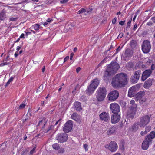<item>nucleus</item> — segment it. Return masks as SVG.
Segmentation results:
<instances>
[{
    "mask_svg": "<svg viewBox=\"0 0 155 155\" xmlns=\"http://www.w3.org/2000/svg\"><path fill=\"white\" fill-rule=\"evenodd\" d=\"M127 76L125 74L121 73L116 74L112 80V86L115 88L124 87L127 84Z\"/></svg>",
    "mask_w": 155,
    "mask_h": 155,
    "instance_id": "f257e3e1",
    "label": "nucleus"
},
{
    "mask_svg": "<svg viewBox=\"0 0 155 155\" xmlns=\"http://www.w3.org/2000/svg\"><path fill=\"white\" fill-rule=\"evenodd\" d=\"M119 68V65L117 62H112L107 65L104 74V76L107 77L114 75L117 72Z\"/></svg>",
    "mask_w": 155,
    "mask_h": 155,
    "instance_id": "f03ea898",
    "label": "nucleus"
},
{
    "mask_svg": "<svg viewBox=\"0 0 155 155\" xmlns=\"http://www.w3.org/2000/svg\"><path fill=\"white\" fill-rule=\"evenodd\" d=\"M155 137V132L153 131L151 132L150 134L146 137V138L143 142L142 148L143 150H147L149 147L150 143H151L152 139Z\"/></svg>",
    "mask_w": 155,
    "mask_h": 155,
    "instance_id": "7ed1b4c3",
    "label": "nucleus"
},
{
    "mask_svg": "<svg viewBox=\"0 0 155 155\" xmlns=\"http://www.w3.org/2000/svg\"><path fill=\"white\" fill-rule=\"evenodd\" d=\"M151 115L148 114L143 115L140 118L139 123L140 127H144L149 124L150 121Z\"/></svg>",
    "mask_w": 155,
    "mask_h": 155,
    "instance_id": "20e7f679",
    "label": "nucleus"
},
{
    "mask_svg": "<svg viewBox=\"0 0 155 155\" xmlns=\"http://www.w3.org/2000/svg\"><path fill=\"white\" fill-rule=\"evenodd\" d=\"M99 83L98 80L97 79L92 80L90 85L86 90V93L89 95L91 94L97 87Z\"/></svg>",
    "mask_w": 155,
    "mask_h": 155,
    "instance_id": "39448f33",
    "label": "nucleus"
},
{
    "mask_svg": "<svg viewBox=\"0 0 155 155\" xmlns=\"http://www.w3.org/2000/svg\"><path fill=\"white\" fill-rule=\"evenodd\" d=\"M106 95V90L104 87H100L97 91V94L96 95L97 100L101 101L104 99Z\"/></svg>",
    "mask_w": 155,
    "mask_h": 155,
    "instance_id": "423d86ee",
    "label": "nucleus"
},
{
    "mask_svg": "<svg viewBox=\"0 0 155 155\" xmlns=\"http://www.w3.org/2000/svg\"><path fill=\"white\" fill-rule=\"evenodd\" d=\"M145 92L140 91L138 92L136 94L135 99L136 101H139L140 104H141L145 102L146 101V99L143 97L145 95Z\"/></svg>",
    "mask_w": 155,
    "mask_h": 155,
    "instance_id": "0eeeda50",
    "label": "nucleus"
},
{
    "mask_svg": "<svg viewBox=\"0 0 155 155\" xmlns=\"http://www.w3.org/2000/svg\"><path fill=\"white\" fill-rule=\"evenodd\" d=\"M151 47V45L148 41L144 40L143 41L142 45V50L143 53H149L150 51Z\"/></svg>",
    "mask_w": 155,
    "mask_h": 155,
    "instance_id": "6e6552de",
    "label": "nucleus"
},
{
    "mask_svg": "<svg viewBox=\"0 0 155 155\" xmlns=\"http://www.w3.org/2000/svg\"><path fill=\"white\" fill-rule=\"evenodd\" d=\"M68 137L67 134L60 133L58 134L56 138L59 142L63 143L67 141Z\"/></svg>",
    "mask_w": 155,
    "mask_h": 155,
    "instance_id": "1a4fd4ad",
    "label": "nucleus"
},
{
    "mask_svg": "<svg viewBox=\"0 0 155 155\" xmlns=\"http://www.w3.org/2000/svg\"><path fill=\"white\" fill-rule=\"evenodd\" d=\"M119 95L118 92L116 90H114L111 91L108 95V98L109 100L112 101L117 99Z\"/></svg>",
    "mask_w": 155,
    "mask_h": 155,
    "instance_id": "9d476101",
    "label": "nucleus"
},
{
    "mask_svg": "<svg viewBox=\"0 0 155 155\" xmlns=\"http://www.w3.org/2000/svg\"><path fill=\"white\" fill-rule=\"evenodd\" d=\"M73 124L71 120L67 121L65 124L63 128V131L66 133L71 131L72 128Z\"/></svg>",
    "mask_w": 155,
    "mask_h": 155,
    "instance_id": "9b49d317",
    "label": "nucleus"
},
{
    "mask_svg": "<svg viewBox=\"0 0 155 155\" xmlns=\"http://www.w3.org/2000/svg\"><path fill=\"white\" fill-rule=\"evenodd\" d=\"M105 147V148L108 149L111 152H115L118 148V145L114 141L111 142L108 145H106Z\"/></svg>",
    "mask_w": 155,
    "mask_h": 155,
    "instance_id": "f8f14e48",
    "label": "nucleus"
},
{
    "mask_svg": "<svg viewBox=\"0 0 155 155\" xmlns=\"http://www.w3.org/2000/svg\"><path fill=\"white\" fill-rule=\"evenodd\" d=\"M110 108L112 112L114 114H117L120 110L119 106L115 103L111 104L110 105Z\"/></svg>",
    "mask_w": 155,
    "mask_h": 155,
    "instance_id": "ddd939ff",
    "label": "nucleus"
},
{
    "mask_svg": "<svg viewBox=\"0 0 155 155\" xmlns=\"http://www.w3.org/2000/svg\"><path fill=\"white\" fill-rule=\"evenodd\" d=\"M141 71H140L138 70L136 71L134 75L130 78V81L132 83H136L139 80Z\"/></svg>",
    "mask_w": 155,
    "mask_h": 155,
    "instance_id": "4468645a",
    "label": "nucleus"
},
{
    "mask_svg": "<svg viewBox=\"0 0 155 155\" xmlns=\"http://www.w3.org/2000/svg\"><path fill=\"white\" fill-rule=\"evenodd\" d=\"M99 117L101 120L105 122H108L110 119L109 114L105 112L101 113L99 115Z\"/></svg>",
    "mask_w": 155,
    "mask_h": 155,
    "instance_id": "2eb2a0df",
    "label": "nucleus"
},
{
    "mask_svg": "<svg viewBox=\"0 0 155 155\" xmlns=\"http://www.w3.org/2000/svg\"><path fill=\"white\" fill-rule=\"evenodd\" d=\"M152 73V71L150 69L145 70L143 73L141 80L143 81H145L150 76Z\"/></svg>",
    "mask_w": 155,
    "mask_h": 155,
    "instance_id": "dca6fc26",
    "label": "nucleus"
},
{
    "mask_svg": "<svg viewBox=\"0 0 155 155\" xmlns=\"http://www.w3.org/2000/svg\"><path fill=\"white\" fill-rule=\"evenodd\" d=\"M120 115L117 114H114L111 117V122L112 123H116L120 120Z\"/></svg>",
    "mask_w": 155,
    "mask_h": 155,
    "instance_id": "f3484780",
    "label": "nucleus"
},
{
    "mask_svg": "<svg viewBox=\"0 0 155 155\" xmlns=\"http://www.w3.org/2000/svg\"><path fill=\"white\" fill-rule=\"evenodd\" d=\"M152 80L149 78L144 82L143 87L146 89L149 88L152 85Z\"/></svg>",
    "mask_w": 155,
    "mask_h": 155,
    "instance_id": "a211bd4d",
    "label": "nucleus"
},
{
    "mask_svg": "<svg viewBox=\"0 0 155 155\" xmlns=\"http://www.w3.org/2000/svg\"><path fill=\"white\" fill-rule=\"evenodd\" d=\"M135 87L134 86H132L129 89L128 92V95L129 97H131L134 96L135 94Z\"/></svg>",
    "mask_w": 155,
    "mask_h": 155,
    "instance_id": "6ab92c4d",
    "label": "nucleus"
},
{
    "mask_svg": "<svg viewBox=\"0 0 155 155\" xmlns=\"http://www.w3.org/2000/svg\"><path fill=\"white\" fill-rule=\"evenodd\" d=\"M139 126L140 127V124L139 122H136L134 123L132 127V131L135 132L138 129Z\"/></svg>",
    "mask_w": 155,
    "mask_h": 155,
    "instance_id": "aec40b11",
    "label": "nucleus"
},
{
    "mask_svg": "<svg viewBox=\"0 0 155 155\" xmlns=\"http://www.w3.org/2000/svg\"><path fill=\"white\" fill-rule=\"evenodd\" d=\"M74 108L76 110L80 111L82 110V108L81 107V104L80 102H76L74 104Z\"/></svg>",
    "mask_w": 155,
    "mask_h": 155,
    "instance_id": "412c9836",
    "label": "nucleus"
},
{
    "mask_svg": "<svg viewBox=\"0 0 155 155\" xmlns=\"http://www.w3.org/2000/svg\"><path fill=\"white\" fill-rule=\"evenodd\" d=\"M117 129L116 127H113L110 128L107 131V134L108 135H110L111 134L115 132Z\"/></svg>",
    "mask_w": 155,
    "mask_h": 155,
    "instance_id": "4be33fe9",
    "label": "nucleus"
},
{
    "mask_svg": "<svg viewBox=\"0 0 155 155\" xmlns=\"http://www.w3.org/2000/svg\"><path fill=\"white\" fill-rule=\"evenodd\" d=\"M9 140H8V141H5V142L3 143L2 145L0 146V148L2 152L6 148L7 145H9Z\"/></svg>",
    "mask_w": 155,
    "mask_h": 155,
    "instance_id": "5701e85b",
    "label": "nucleus"
},
{
    "mask_svg": "<svg viewBox=\"0 0 155 155\" xmlns=\"http://www.w3.org/2000/svg\"><path fill=\"white\" fill-rule=\"evenodd\" d=\"M137 104H134L130 107V109L132 112H133V114H135L137 111Z\"/></svg>",
    "mask_w": 155,
    "mask_h": 155,
    "instance_id": "b1692460",
    "label": "nucleus"
},
{
    "mask_svg": "<svg viewBox=\"0 0 155 155\" xmlns=\"http://www.w3.org/2000/svg\"><path fill=\"white\" fill-rule=\"evenodd\" d=\"M6 17V15L5 12L3 11H2L0 13V20H3Z\"/></svg>",
    "mask_w": 155,
    "mask_h": 155,
    "instance_id": "393cba45",
    "label": "nucleus"
},
{
    "mask_svg": "<svg viewBox=\"0 0 155 155\" xmlns=\"http://www.w3.org/2000/svg\"><path fill=\"white\" fill-rule=\"evenodd\" d=\"M78 117L79 116L78 114L76 113H73L71 116V119L74 120L76 121H78Z\"/></svg>",
    "mask_w": 155,
    "mask_h": 155,
    "instance_id": "a878e982",
    "label": "nucleus"
},
{
    "mask_svg": "<svg viewBox=\"0 0 155 155\" xmlns=\"http://www.w3.org/2000/svg\"><path fill=\"white\" fill-rule=\"evenodd\" d=\"M130 45L132 48H134L137 46V44L136 41L132 40L130 42Z\"/></svg>",
    "mask_w": 155,
    "mask_h": 155,
    "instance_id": "bb28decb",
    "label": "nucleus"
},
{
    "mask_svg": "<svg viewBox=\"0 0 155 155\" xmlns=\"http://www.w3.org/2000/svg\"><path fill=\"white\" fill-rule=\"evenodd\" d=\"M125 56L126 57H129L132 55L131 51L129 50H127L125 51L124 54Z\"/></svg>",
    "mask_w": 155,
    "mask_h": 155,
    "instance_id": "cd10ccee",
    "label": "nucleus"
},
{
    "mask_svg": "<svg viewBox=\"0 0 155 155\" xmlns=\"http://www.w3.org/2000/svg\"><path fill=\"white\" fill-rule=\"evenodd\" d=\"M151 129V127L150 126L148 125L145 128V130L147 133H148L150 131Z\"/></svg>",
    "mask_w": 155,
    "mask_h": 155,
    "instance_id": "c85d7f7f",
    "label": "nucleus"
},
{
    "mask_svg": "<svg viewBox=\"0 0 155 155\" xmlns=\"http://www.w3.org/2000/svg\"><path fill=\"white\" fill-rule=\"evenodd\" d=\"M53 147L55 150H58L59 148V146L57 143H55L53 145Z\"/></svg>",
    "mask_w": 155,
    "mask_h": 155,
    "instance_id": "c756f323",
    "label": "nucleus"
},
{
    "mask_svg": "<svg viewBox=\"0 0 155 155\" xmlns=\"http://www.w3.org/2000/svg\"><path fill=\"white\" fill-rule=\"evenodd\" d=\"M86 12L85 9L84 8H82L78 12V13L79 14L83 13L84 12Z\"/></svg>",
    "mask_w": 155,
    "mask_h": 155,
    "instance_id": "7c9ffc66",
    "label": "nucleus"
},
{
    "mask_svg": "<svg viewBox=\"0 0 155 155\" xmlns=\"http://www.w3.org/2000/svg\"><path fill=\"white\" fill-rule=\"evenodd\" d=\"M39 27V25L38 24H35L34 25V27L35 29L38 30Z\"/></svg>",
    "mask_w": 155,
    "mask_h": 155,
    "instance_id": "2f4dec72",
    "label": "nucleus"
},
{
    "mask_svg": "<svg viewBox=\"0 0 155 155\" xmlns=\"http://www.w3.org/2000/svg\"><path fill=\"white\" fill-rule=\"evenodd\" d=\"M147 133L145 130V131H142L140 132V134L142 136H144V135L146 134Z\"/></svg>",
    "mask_w": 155,
    "mask_h": 155,
    "instance_id": "473e14b6",
    "label": "nucleus"
},
{
    "mask_svg": "<svg viewBox=\"0 0 155 155\" xmlns=\"http://www.w3.org/2000/svg\"><path fill=\"white\" fill-rule=\"evenodd\" d=\"M125 21H126L125 20L123 21H120L119 22V24L121 25H123Z\"/></svg>",
    "mask_w": 155,
    "mask_h": 155,
    "instance_id": "72a5a7b5",
    "label": "nucleus"
},
{
    "mask_svg": "<svg viewBox=\"0 0 155 155\" xmlns=\"http://www.w3.org/2000/svg\"><path fill=\"white\" fill-rule=\"evenodd\" d=\"M117 20L116 17H115L112 20V23L113 24H115Z\"/></svg>",
    "mask_w": 155,
    "mask_h": 155,
    "instance_id": "f704fd0d",
    "label": "nucleus"
},
{
    "mask_svg": "<svg viewBox=\"0 0 155 155\" xmlns=\"http://www.w3.org/2000/svg\"><path fill=\"white\" fill-rule=\"evenodd\" d=\"M84 147L85 150L86 151H87L88 150V145L87 144H85L84 145Z\"/></svg>",
    "mask_w": 155,
    "mask_h": 155,
    "instance_id": "c9c22d12",
    "label": "nucleus"
},
{
    "mask_svg": "<svg viewBox=\"0 0 155 155\" xmlns=\"http://www.w3.org/2000/svg\"><path fill=\"white\" fill-rule=\"evenodd\" d=\"M25 105L24 104H22L19 106V109H21L24 107Z\"/></svg>",
    "mask_w": 155,
    "mask_h": 155,
    "instance_id": "e433bc0d",
    "label": "nucleus"
},
{
    "mask_svg": "<svg viewBox=\"0 0 155 155\" xmlns=\"http://www.w3.org/2000/svg\"><path fill=\"white\" fill-rule=\"evenodd\" d=\"M130 103L132 105H133L134 104H136L135 103V101L133 100H132L130 101Z\"/></svg>",
    "mask_w": 155,
    "mask_h": 155,
    "instance_id": "4c0bfd02",
    "label": "nucleus"
},
{
    "mask_svg": "<svg viewBox=\"0 0 155 155\" xmlns=\"http://www.w3.org/2000/svg\"><path fill=\"white\" fill-rule=\"evenodd\" d=\"M130 24L127 23V26H126V30L127 31H128V29L129 28H130Z\"/></svg>",
    "mask_w": 155,
    "mask_h": 155,
    "instance_id": "58836bf2",
    "label": "nucleus"
},
{
    "mask_svg": "<svg viewBox=\"0 0 155 155\" xmlns=\"http://www.w3.org/2000/svg\"><path fill=\"white\" fill-rule=\"evenodd\" d=\"M69 0H63L60 2L61 4H64L68 2Z\"/></svg>",
    "mask_w": 155,
    "mask_h": 155,
    "instance_id": "ea45409f",
    "label": "nucleus"
},
{
    "mask_svg": "<svg viewBox=\"0 0 155 155\" xmlns=\"http://www.w3.org/2000/svg\"><path fill=\"white\" fill-rule=\"evenodd\" d=\"M69 59V56H67L64 59V62H65L67 60H68Z\"/></svg>",
    "mask_w": 155,
    "mask_h": 155,
    "instance_id": "a19ab883",
    "label": "nucleus"
},
{
    "mask_svg": "<svg viewBox=\"0 0 155 155\" xmlns=\"http://www.w3.org/2000/svg\"><path fill=\"white\" fill-rule=\"evenodd\" d=\"M43 85H41L38 88V91H40V89L42 90L43 89Z\"/></svg>",
    "mask_w": 155,
    "mask_h": 155,
    "instance_id": "79ce46f5",
    "label": "nucleus"
},
{
    "mask_svg": "<svg viewBox=\"0 0 155 155\" xmlns=\"http://www.w3.org/2000/svg\"><path fill=\"white\" fill-rule=\"evenodd\" d=\"M35 150V148H33L30 152V154L32 155Z\"/></svg>",
    "mask_w": 155,
    "mask_h": 155,
    "instance_id": "37998d69",
    "label": "nucleus"
},
{
    "mask_svg": "<svg viewBox=\"0 0 155 155\" xmlns=\"http://www.w3.org/2000/svg\"><path fill=\"white\" fill-rule=\"evenodd\" d=\"M81 68L80 67H78L76 68V72L77 73H78L80 70H81Z\"/></svg>",
    "mask_w": 155,
    "mask_h": 155,
    "instance_id": "c03bdc74",
    "label": "nucleus"
},
{
    "mask_svg": "<svg viewBox=\"0 0 155 155\" xmlns=\"http://www.w3.org/2000/svg\"><path fill=\"white\" fill-rule=\"evenodd\" d=\"M135 114H133V112H131V114L130 116V117L132 119L134 117V115H135Z\"/></svg>",
    "mask_w": 155,
    "mask_h": 155,
    "instance_id": "a18cd8bd",
    "label": "nucleus"
},
{
    "mask_svg": "<svg viewBox=\"0 0 155 155\" xmlns=\"http://www.w3.org/2000/svg\"><path fill=\"white\" fill-rule=\"evenodd\" d=\"M8 63H6V62H5V63H1L0 64V66H4V65H7Z\"/></svg>",
    "mask_w": 155,
    "mask_h": 155,
    "instance_id": "49530a36",
    "label": "nucleus"
},
{
    "mask_svg": "<svg viewBox=\"0 0 155 155\" xmlns=\"http://www.w3.org/2000/svg\"><path fill=\"white\" fill-rule=\"evenodd\" d=\"M155 68V65L154 64H153L151 67V69L152 70H153Z\"/></svg>",
    "mask_w": 155,
    "mask_h": 155,
    "instance_id": "de8ad7c7",
    "label": "nucleus"
},
{
    "mask_svg": "<svg viewBox=\"0 0 155 155\" xmlns=\"http://www.w3.org/2000/svg\"><path fill=\"white\" fill-rule=\"evenodd\" d=\"M121 49L120 46H119L116 49V53H117Z\"/></svg>",
    "mask_w": 155,
    "mask_h": 155,
    "instance_id": "09e8293b",
    "label": "nucleus"
},
{
    "mask_svg": "<svg viewBox=\"0 0 155 155\" xmlns=\"http://www.w3.org/2000/svg\"><path fill=\"white\" fill-rule=\"evenodd\" d=\"M137 24H135L133 28V30H135V29L137 28Z\"/></svg>",
    "mask_w": 155,
    "mask_h": 155,
    "instance_id": "8fccbe9b",
    "label": "nucleus"
},
{
    "mask_svg": "<svg viewBox=\"0 0 155 155\" xmlns=\"http://www.w3.org/2000/svg\"><path fill=\"white\" fill-rule=\"evenodd\" d=\"M73 56H74L73 53H71V55H70V59L71 60L72 59V57Z\"/></svg>",
    "mask_w": 155,
    "mask_h": 155,
    "instance_id": "3c124183",
    "label": "nucleus"
},
{
    "mask_svg": "<svg viewBox=\"0 0 155 155\" xmlns=\"http://www.w3.org/2000/svg\"><path fill=\"white\" fill-rule=\"evenodd\" d=\"M123 35V33H120L119 34L118 36V38L119 37L120 38H121Z\"/></svg>",
    "mask_w": 155,
    "mask_h": 155,
    "instance_id": "603ef678",
    "label": "nucleus"
},
{
    "mask_svg": "<svg viewBox=\"0 0 155 155\" xmlns=\"http://www.w3.org/2000/svg\"><path fill=\"white\" fill-rule=\"evenodd\" d=\"M52 127H53L52 126H51L49 127L48 128V130L46 131V132H48L50 130H51Z\"/></svg>",
    "mask_w": 155,
    "mask_h": 155,
    "instance_id": "864d4df0",
    "label": "nucleus"
},
{
    "mask_svg": "<svg viewBox=\"0 0 155 155\" xmlns=\"http://www.w3.org/2000/svg\"><path fill=\"white\" fill-rule=\"evenodd\" d=\"M147 25L149 26L152 25V23L151 22H148L147 23Z\"/></svg>",
    "mask_w": 155,
    "mask_h": 155,
    "instance_id": "5fc2aeb1",
    "label": "nucleus"
},
{
    "mask_svg": "<svg viewBox=\"0 0 155 155\" xmlns=\"http://www.w3.org/2000/svg\"><path fill=\"white\" fill-rule=\"evenodd\" d=\"M10 83V79L7 82V83L6 85H5V86H8V85Z\"/></svg>",
    "mask_w": 155,
    "mask_h": 155,
    "instance_id": "6e6d98bb",
    "label": "nucleus"
},
{
    "mask_svg": "<svg viewBox=\"0 0 155 155\" xmlns=\"http://www.w3.org/2000/svg\"><path fill=\"white\" fill-rule=\"evenodd\" d=\"M152 19L153 21L155 23V16L152 18Z\"/></svg>",
    "mask_w": 155,
    "mask_h": 155,
    "instance_id": "4d7b16f0",
    "label": "nucleus"
},
{
    "mask_svg": "<svg viewBox=\"0 0 155 155\" xmlns=\"http://www.w3.org/2000/svg\"><path fill=\"white\" fill-rule=\"evenodd\" d=\"M16 19L15 18H13V17H12L10 18V21H14Z\"/></svg>",
    "mask_w": 155,
    "mask_h": 155,
    "instance_id": "13d9d810",
    "label": "nucleus"
},
{
    "mask_svg": "<svg viewBox=\"0 0 155 155\" xmlns=\"http://www.w3.org/2000/svg\"><path fill=\"white\" fill-rule=\"evenodd\" d=\"M24 35H25L24 34H23V33L20 36V38H24Z\"/></svg>",
    "mask_w": 155,
    "mask_h": 155,
    "instance_id": "bf43d9fd",
    "label": "nucleus"
},
{
    "mask_svg": "<svg viewBox=\"0 0 155 155\" xmlns=\"http://www.w3.org/2000/svg\"><path fill=\"white\" fill-rule=\"evenodd\" d=\"M128 65H130V67H133V64L132 63H130L128 64Z\"/></svg>",
    "mask_w": 155,
    "mask_h": 155,
    "instance_id": "052dcab7",
    "label": "nucleus"
},
{
    "mask_svg": "<svg viewBox=\"0 0 155 155\" xmlns=\"http://www.w3.org/2000/svg\"><path fill=\"white\" fill-rule=\"evenodd\" d=\"M45 70V67L44 66L42 69V72H44Z\"/></svg>",
    "mask_w": 155,
    "mask_h": 155,
    "instance_id": "680f3d73",
    "label": "nucleus"
},
{
    "mask_svg": "<svg viewBox=\"0 0 155 155\" xmlns=\"http://www.w3.org/2000/svg\"><path fill=\"white\" fill-rule=\"evenodd\" d=\"M27 137V136H26V135H25V136H24V140H26V139Z\"/></svg>",
    "mask_w": 155,
    "mask_h": 155,
    "instance_id": "e2e57ef3",
    "label": "nucleus"
},
{
    "mask_svg": "<svg viewBox=\"0 0 155 155\" xmlns=\"http://www.w3.org/2000/svg\"><path fill=\"white\" fill-rule=\"evenodd\" d=\"M131 21H132V18H131V19L127 23L130 24L131 23Z\"/></svg>",
    "mask_w": 155,
    "mask_h": 155,
    "instance_id": "0e129e2a",
    "label": "nucleus"
},
{
    "mask_svg": "<svg viewBox=\"0 0 155 155\" xmlns=\"http://www.w3.org/2000/svg\"><path fill=\"white\" fill-rule=\"evenodd\" d=\"M51 19L50 18H48L46 21L47 22H51Z\"/></svg>",
    "mask_w": 155,
    "mask_h": 155,
    "instance_id": "69168bd1",
    "label": "nucleus"
},
{
    "mask_svg": "<svg viewBox=\"0 0 155 155\" xmlns=\"http://www.w3.org/2000/svg\"><path fill=\"white\" fill-rule=\"evenodd\" d=\"M44 101H42L41 102V104L42 105L44 106Z\"/></svg>",
    "mask_w": 155,
    "mask_h": 155,
    "instance_id": "338daca9",
    "label": "nucleus"
},
{
    "mask_svg": "<svg viewBox=\"0 0 155 155\" xmlns=\"http://www.w3.org/2000/svg\"><path fill=\"white\" fill-rule=\"evenodd\" d=\"M48 24V23H47V22H45L44 23L43 25L45 26L46 25H47Z\"/></svg>",
    "mask_w": 155,
    "mask_h": 155,
    "instance_id": "774afa93",
    "label": "nucleus"
}]
</instances>
